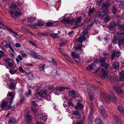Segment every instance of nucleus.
I'll list each match as a JSON object with an SVG mask.
<instances>
[{
	"instance_id": "nucleus-31",
	"label": "nucleus",
	"mask_w": 124,
	"mask_h": 124,
	"mask_svg": "<svg viewBox=\"0 0 124 124\" xmlns=\"http://www.w3.org/2000/svg\"><path fill=\"white\" fill-rule=\"evenodd\" d=\"M58 34L57 33H51L50 34V36L53 38L55 39L59 38L60 37L58 36Z\"/></svg>"
},
{
	"instance_id": "nucleus-57",
	"label": "nucleus",
	"mask_w": 124,
	"mask_h": 124,
	"mask_svg": "<svg viewBox=\"0 0 124 124\" xmlns=\"http://www.w3.org/2000/svg\"><path fill=\"white\" fill-rule=\"evenodd\" d=\"M3 77V80L7 83V79H8V76L5 75H4Z\"/></svg>"
},
{
	"instance_id": "nucleus-9",
	"label": "nucleus",
	"mask_w": 124,
	"mask_h": 124,
	"mask_svg": "<svg viewBox=\"0 0 124 124\" xmlns=\"http://www.w3.org/2000/svg\"><path fill=\"white\" fill-rule=\"evenodd\" d=\"M120 51L119 50H117L116 52L113 51L111 54V60H113L115 56L116 57H119L120 55Z\"/></svg>"
},
{
	"instance_id": "nucleus-56",
	"label": "nucleus",
	"mask_w": 124,
	"mask_h": 124,
	"mask_svg": "<svg viewBox=\"0 0 124 124\" xmlns=\"http://www.w3.org/2000/svg\"><path fill=\"white\" fill-rule=\"evenodd\" d=\"M19 71L21 73H23L25 72L24 70L22 67L21 66L19 67Z\"/></svg>"
},
{
	"instance_id": "nucleus-63",
	"label": "nucleus",
	"mask_w": 124,
	"mask_h": 124,
	"mask_svg": "<svg viewBox=\"0 0 124 124\" xmlns=\"http://www.w3.org/2000/svg\"><path fill=\"white\" fill-rule=\"evenodd\" d=\"M103 55L105 57L106 59H107L108 57V56L107 55V53L104 51L103 52Z\"/></svg>"
},
{
	"instance_id": "nucleus-29",
	"label": "nucleus",
	"mask_w": 124,
	"mask_h": 124,
	"mask_svg": "<svg viewBox=\"0 0 124 124\" xmlns=\"http://www.w3.org/2000/svg\"><path fill=\"white\" fill-rule=\"evenodd\" d=\"M84 105L78 101L77 105L75 107V108H83Z\"/></svg>"
},
{
	"instance_id": "nucleus-1",
	"label": "nucleus",
	"mask_w": 124,
	"mask_h": 124,
	"mask_svg": "<svg viewBox=\"0 0 124 124\" xmlns=\"http://www.w3.org/2000/svg\"><path fill=\"white\" fill-rule=\"evenodd\" d=\"M103 98L105 101L108 103H110L111 101L115 103L117 101V97L113 94L112 95L108 94L107 95H104Z\"/></svg>"
},
{
	"instance_id": "nucleus-44",
	"label": "nucleus",
	"mask_w": 124,
	"mask_h": 124,
	"mask_svg": "<svg viewBox=\"0 0 124 124\" xmlns=\"http://www.w3.org/2000/svg\"><path fill=\"white\" fill-rule=\"evenodd\" d=\"M95 9L94 8H92V9L89 10L88 13V15L90 16L94 12Z\"/></svg>"
},
{
	"instance_id": "nucleus-53",
	"label": "nucleus",
	"mask_w": 124,
	"mask_h": 124,
	"mask_svg": "<svg viewBox=\"0 0 124 124\" xmlns=\"http://www.w3.org/2000/svg\"><path fill=\"white\" fill-rule=\"evenodd\" d=\"M63 55L64 56L66 60L68 62H69L71 59L67 55L65 54H63Z\"/></svg>"
},
{
	"instance_id": "nucleus-18",
	"label": "nucleus",
	"mask_w": 124,
	"mask_h": 124,
	"mask_svg": "<svg viewBox=\"0 0 124 124\" xmlns=\"http://www.w3.org/2000/svg\"><path fill=\"white\" fill-rule=\"evenodd\" d=\"M71 56L74 58H77L78 60L81 59V57L79 53H76L75 52H72V53Z\"/></svg>"
},
{
	"instance_id": "nucleus-47",
	"label": "nucleus",
	"mask_w": 124,
	"mask_h": 124,
	"mask_svg": "<svg viewBox=\"0 0 124 124\" xmlns=\"http://www.w3.org/2000/svg\"><path fill=\"white\" fill-rule=\"evenodd\" d=\"M99 59H97L95 60L93 64V67H95L96 66V64L99 63Z\"/></svg>"
},
{
	"instance_id": "nucleus-19",
	"label": "nucleus",
	"mask_w": 124,
	"mask_h": 124,
	"mask_svg": "<svg viewBox=\"0 0 124 124\" xmlns=\"http://www.w3.org/2000/svg\"><path fill=\"white\" fill-rule=\"evenodd\" d=\"M108 13H104L103 16L104 21L105 22H107L109 21V17L108 15Z\"/></svg>"
},
{
	"instance_id": "nucleus-61",
	"label": "nucleus",
	"mask_w": 124,
	"mask_h": 124,
	"mask_svg": "<svg viewBox=\"0 0 124 124\" xmlns=\"http://www.w3.org/2000/svg\"><path fill=\"white\" fill-rule=\"evenodd\" d=\"M38 36L40 37L41 36H44L45 35H46V34H44L43 33H41L39 32H38Z\"/></svg>"
},
{
	"instance_id": "nucleus-28",
	"label": "nucleus",
	"mask_w": 124,
	"mask_h": 124,
	"mask_svg": "<svg viewBox=\"0 0 124 124\" xmlns=\"http://www.w3.org/2000/svg\"><path fill=\"white\" fill-rule=\"evenodd\" d=\"M101 113L105 118H106L108 116L107 112L105 111V109H101Z\"/></svg>"
},
{
	"instance_id": "nucleus-59",
	"label": "nucleus",
	"mask_w": 124,
	"mask_h": 124,
	"mask_svg": "<svg viewBox=\"0 0 124 124\" xmlns=\"http://www.w3.org/2000/svg\"><path fill=\"white\" fill-rule=\"evenodd\" d=\"M118 110L121 113V114L124 116V109H118Z\"/></svg>"
},
{
	"instance_id": "nucleus-22",
	"label": "nucleus",
	"mask_w": 124,
	"mask_h": 124,
	"mask_svg": "<svg viewBox=\"0 0 124 124\" xmlns=\"http://www.w3.org/2000/svg\"><path fill=\"white\" fill-rule=\"evenodd\" d=\"M17 122V120L13 117H10L9 118L8 122V123L10 124H14Z\"/></svg>"
},
{
	"instance_id": "nucleus-39",
	"label": "nucleus",
	"mask_w": 124,
	"mask_h": 124,
	"mask_svg": "<svg viewBox=\"0 0 124 124\" xmlns=\"http://www.w3.org/2000/svg\"><path fill=\"white\" fill-rule=\"evenodd\" d=\"M124 43V38H123L121 39H120L118 41V45L119 46H120L122 44Z\"/></svg>"
},
{
	"instance_id": "nucleus-3",
	"label": "nucleus",
	"mask_w": 124,
	"mask_h": 124,
	"mask_svg": "<svg viewBox=\"0 0 124 124\" xmlns=\"http://www.w3.org/2000/svg\"><path fill=\"white\" fill-rule=\"evenodd\" d=\"M8 12L10 13L11 16L13 17H20L21 16V13L20 10L18 8L15 12L13 10L10 11H8Z\"/></svg>"
},
{
	"instance_id": "nucleus-23",
	"label": "nucleus",
	"mask_w": 124,
	"mask_h": 124,
	"mask_svg": "<svg viewBox=\"0 0 124 124\" xmlns=\"http://www.w3.org/2000/svg\"><path fill=\"white\" fill-rule=\"evenodd\" d=\"M27 20L28 22L31 23V24H34L35 23L34 21L36 20L35 17H28Z\"/></svg>"
},
{
	"instance_id": "nucleus-10",
	"label": "nucleus",
	"mask_w": 124,
	"mask_h": 124,
	"mask_svg": "<svg viewBox=\"0 0 124 124\" xmlns=\"http://www.w3.org/2000/svg\"><path fill=\"white\" fill-rule=\"evenodd\" d=\"M94 110L93 109H91L89 115H88V119L87 120L88 124H91V121H92L93 119L92 114Z\"/></svg>"
},
{
	"instance_id": "nucleus-13",
	"label": "nucleus",
	"mask_w": 124,
	"mask_h": 124,
	"mask_svg": "<svg viewBox=\"0 0 124 124\" xmlns=\"http://www.w3.org/2000/svg\"><path fill=\"white\" fill-rule=\"evenodd\" d=\"M13 81V80H8V81L11 82L9 86V88L12 90H14L16 86V84H15V83L12 81Z\"/></svg>"
},
{
	"instance_id": "nucleus-62",
	"label": "nucleus",
	"mask_w": 124,
	"mask_h": 124,
	"mask_svg": "<svg viewBox=\"0 0 124 124\" xmlns=\"http://www.w3.org/2000/svg\"><path fill=\"white\" fill-rule=\"evenodd\" d=\"M102 76L104 78H105L106 77L107 75V74L106 71L102 72Z\"/></svg>"
},
{
	"instance_id": "nucleus-58",
	"label": "nucleus",
	"mask_w": 124,
	"mask_h": 124,
	"mask_svg": "<svg viewBox=\"0 0 124 124\" xmlns=\"http://www.w3.org/2000/svg\"><path fill=\"white\" fill-rule=\"evenodd\" d=\"M8 47L10 48L13 53H15L14 49L9 43H8Z\"/></svg>"
},
{
	"instance_id": "nucleus-54",
	"label": "nucleus",
	"mask_w": 124,
	"mask_h": 124,
	"mask_svg": "<svg viewBox=\"0 0 124 124\" xmlns=\"http://www.w3.org/2000/svg\"><path fill=\"white\" fill-rule=\"evenodd\" d=\"M51 62L55 67L57 66V64L56 62L54 61V59H52V60Z\"/></svg>"
},
{
	"instance_id": "nucleus-30",
	"label": "nucleus",
	"mask_w": 124,
	"mask_h": 124,
	"mask_svg": "<svg viewBox=\"0 0 124 124\" xmlns=\"http://www.w3.org/2000/svg\"><path fill=\"white\" fill-rule=\"evenodd\" d=\"M119 67L118 62L117 61H116L113 64V67L115 70H117L119 69Z\"/></svg>"
},
{
	"instance_id": "nucleus-27",
	"label": "nucleus",
	"mask_w": 124,
	"mask_h": 124,
	"mask_svg": "<svg viewBox=\"0 0 124 124\" xmlns=\"http://www.w3.org/2000/svg\"><path fill=\"white\" fill-rule=\"evenodd\" d=\"M94 122L96 124H104L102 120L98 117H96L95 119Z\"/></svg>"
},
{
	"instance_id": "nucleus-17",
	"label": "nucleus",
	"mask_w": 124,
	"mask_h": 124,
	"mask_svg": "<svg viewBox=\"0 0 124 124\" xmlns=\"http://www.w3.org/2000/svg\"><path fill=\"white\" fill-rule=\"evenodd\" d=\"M87 91L89 97V99L90 101H93V94L91 90L89 89H87Z\"/></svg>"
},
{
	"instance_id": "nucleus-35",
	"label": "nucleus",
	"mask_w": 124,
	"mask_h": 124,
	"mask_svg": "<svg viewBox=\"0 0 124 124\" xmlns=\"http://www.w3.org/2000/svg\"><path fill=\"white\" fill-rule=\"evenodd\" d=\"M117 37L114 35V37L112 41V43L113 45H115L117 43L118 39Z\"/></svg>"
},
{
	"instance_id": "nucleus-42",
	"label": "nucleus",
	"mask_w": 124,
	"mask_h": 124,
	"mask_svg": "<svg viewBox=\"0 0 124 124\" xmlns=\"http://www.w3.org/2000/svg\"><path fill=\"white\" fill-rule=\"evenodd\" d=\"M69 106L74 107L75 106L72 103V100L70 99L67 102Z\"/></svg>"
},
{
	"instance_id": "nucleus-6",
	"label": "nucleus",
	"mask_w": 124,
	"mask_h": 124,
	"mask_svg": "<svg viewBox=\"0 0 124 124\" xmlns=\"http://www.w3.org/2000/svg\"><path fill=\"white\" fill-rule=\"evenodd\" d=\"M74 19L70 20L69 18H63L61 21V22L66 25L69 24H72L74 21Z\"/></svg>"
},
{
	"instance_id": "nucleus-41",
	"label": "nucleus",
	"mask_w": 124,
	"mask_h": 124,
	"mask_svg": "<svg viewBox=\"0 0 124 124\" xmlns=\"http://www.w3.org/2000/svg\"><path fill=\"white\" fill-rule=\"evenodd\" d=\"M8 31H9L10 32L11 34L13 33L16 36L18 35L16 33L13 31L9 27H8Z\"/></svg>"
},
{
	"instance_id": "nucleus-40",
	"label": "nucleus",
	"mask_w": 124,
	"mask_h": 124,
	"mask_svg": "<svg viewBox=\"0 0 124 124\" xmlns=\"http://www.w3.org/2000/svg\"><path fill=\"white\" fill-rule=\"evenodd\" d=\"M117 34L118 36L120 37L121 36L124 34V32L119 30L117 32Z\"/></svg>"
},
{
	"instance_id": "nucleus-64",
	"label": "nucleus",
	"mask_w": 124,
	"mask_h": 124,
	"mask_svg": "<svg viewBox=\"0 0 124 124\" xmlns=\"http://www.w3.org/2000/svg\"><path fill=\"white\" fill-rule=\"evenodd\" d=\"M120 30L124 32V26H121L119 28Z\"/></svg>"
},
{
	"instance_id": "nucleus-51",
	"label": "nucleus",
	"mask_w": 124,
	"mask_h": 124,
	"mask_svg": "<svg viewBox=\"0 0 124 124\" xmlns=\"http://www.w3.org/2000/svg\"><path fill=\"white\" fill-rule=\"evenodd\" d=\"M24 30L29 34L33 36L34 35V34L30 31L28 29L25 28V29Z\"/></svg>"
},
{
	"instance_id": "nucleus-20",
	"label": "nucleus",
	"mask_w": 124,
	"mask_h": 124,
	"mask_svg": "<svg viewBox=\"0 0 124 124\" xmlns=\"http://www.w3.org/2000/svg\"><path fill=\"white\" fill-rule=\"evenodd\" d=\"M69 95L71 97L73 98H74L76 97V94L75 91L72 90L70 91L69 92Z\"/></svg>"
},
{
	"instance_id": "nucleus-8",
	"label": "nucleus",
	"mask_w": 124,
	"mask_h": 124,
	"mask_svg": "<svg viewBox=\"0 0 124 124\" xmlns=\"http://www.w3.org/2000/svg\"><path fill=\"white\" fill-rule=\"evenodd\" d=\"M113 89L116 92L119 94L122 93L123 91L121 87L116 85H115L113 86Z\"/></svg>"
},
{
	"instance_id": "nucleus-21",
	"label": "nucleus",
	"mask_w": 124,
	"mask_h": 124,
	"mask_svg": "<svg viewBox=\"0 0 124 124\" xmlns=\"http://www.w3.org/2000/svg\"><path fill=\"white\" fill-rule=\"evenodd\" d=\"M25 120L28 123L30 122L32 120V117L30 114L26 115L25 116Z\"/></svg>"
},
{
	"instance_id": "nucleus-38",
	"label": "nucleus",
	"mask_w": 124,
	"mask_h": 124,
	"mask_svg": "<svg viewBox=\"0 0 124 124\" xmlns=\"http://www.w3.org/2000/svg\"><path fill=\"white\" fill-rule=\"evenodd\" d=\"M117 9L114 6L112 7V11L114 14H115L117 11Z\"/></svg>"
},
{
	"instance_id": "nucleus-43",
	"label": "nucleus",
	"mask_w": 124,
	"mask_h": 124,
	"mask_svg": "<svg viewBox=\"0 0 124 124\" xmlns=\"http://www.w3.org/2000/svg\"><path fill=\"white\" fill-rule=\"evenodd\" d=\"M9 7L10 8L13 9H16L17 7L16 4L14 3H13L11 4Z\"/></svg>"
},
{
	"instance_id": "nucleus-52",
	"label": "nucleus",
	"mask_w": 124,
	"mask_h": 124,
	"mask_svg": "<svg viewBox=\"0 0 124 124\" xmlns=\"http://www.w3.org/2000/svg\"><path fill=\"white\" fill-rule=\"evenodd\" d=\"M99 62L101 63V64L105 63V60L104 58H102L100 60L99 59Z\"/></svg>"
},
{
	"instance_id": "nucleus-50",
	"label": "nucleus",
	"mask_w": 124,
	"mask_h": 124,
	"mask_svg": "<svg viewBox=\"0 0 124 124\" xmlns=\"http://www.w3.org/2000/svg\"><path fill=\"white\" fill-rule=\"evenodd\" d=\"M45 65L41 64L39 66V69L40 71H43L44 70V67L45 66Z\"/></svg>"
},
{
	"instance_id": "nucleus-4",
	"label": "nucleus",
	"mask_w": 124,
	"mask_h": 124,
	"mask_svg": "<svg viewBox=\"0 0 124 124\" xmlns=\"http://www.w3.org/2000/svg\"><path fill=\"white\" fill-rule=\"evenodd\" d=\"M44 22L41 21H38L37 23L34 24H29L28 26L31 28L36 29L38 27V26H42L44 25Z\"/></svg>"
},
{
	"instance_id": "nucleus-36",
	"label": "nucleus",
	"mask_w": 124,
	"mask_h": 124,
	"mask_svg": "<svg viewBox=\"0 0 124 124\" xmlns=\"http://www.w3.org/2000/svg\"><path fill=\"white\" fill-rule=\"evenodd\" d=\"M8 104V102L7 101H4L1 104V107L3 108L5 107Z\"/></svg>"
},
{
	"instance_id": "nucleus-46",
	"label": "nucleus",
	"mask_w": 124,
	"mask_h": 124,
	"mask_svg": "<svg viewBox=\"0 0 124 124\" xmlns=\"http://www.w3.org/2000/svg\"><path fill=\"white\" fill-rule=\"evenodd\" d=\"M101 66L102 67H104L106 69H108V64L106 63H104L101 64Z\"/></svg>"
},
{
	"instance_id": "nucleus-12",
	"label": "nucleus",
	"mask_w": 124,
	"mask_h": 124,
	"mask_svg": "<svg viewBox=\"0 0 124 124\" xmlns=\"http://www.w3.org/2000/svg\"><path fill=\"white\" fill-rule=\"evenodd\" d=\"M118 25L116 22H114L112 23H111L109 24L108 27V29L111 31H112L115 29L116 26H118Z\"/></svg>"
},
{
	"instance_id": "nucleus-26",
	"label": "nucleus",
	"mask_w": 124,
	"mask_h": 124,
	"mask_svg": "<svg viewBox=\"0 0 124 124\" xmlns=\"http://www.w3.org/2000/svg\"><path fill=\"white\" fill-rule=\"evenodd\" d=\"M40 119L44 122L46 121L47 117L45 113H42L40 115Z\"/></svg>"
},
{
	"instance_id": "nucleus-48",
	"label": "nucleus",
	"mask_w": 124,
	"mask_h": 124,
	"mask_svg": "<svg viewBox=\"0 0 124 124\" xmlns=\"http://www.w3.org/2000/svg\"><path fill=\"white\" fill-rule=\"evenodd\" d=\"M82 48V46L79 44H78L77 45V46L75 47V49L76 51H78V50H81Z\"/></svg>"
},
{
	"instance_id": "nucleus-55",
	"label": "nucleus",
	"mask_w": 124,
	"mask_h": 124,
	"mask_svg": "<svg viewBox=\"0 0 124 124\" xmlns=\"http://www.w3.org/2000/svg\"><path fill=\"white\" fill-rule=\"evenodd\" d=\"M83 32L84 34V35H85L88 34V30L87 29H85L83 31Z\"/></svg>"
},
{
	"instance_id": "nucleus-2",
	"label": "nucleus",
	"mask_w": 124,
	"mask_h": 124,
	"mask_svg": "<svg viewBox=\"0 0 124 124\" xmlns=\"http://www.w3.org/2000/svg\"><path fill=\"white\" fill-rule=\"evenodd\" d=\"M110 3L108 2H103L101 5V9L102 10V12L104 13H108L109 10L108 8L109 7Z\"/></svg>"
},
{
	"instance_id": "nucleus-60",
	"label": "nucleus",
	"mask_w": 124,
	"mask_h": 124,
	"mask_svg": "<svg viewBox=\"0 0 124 124\" xmlns=\"http://www.w3.org/2000/svg\"><path fill=\"white\" fill-rule=\"evenodd\" d=\"M24 97H23L21 98L20 100V103L21 104L23 103L24 100Z\"/></svg>"
},
{
	"instance_id": "nucleus-24",
	"label": "nucleus",
	"mask_w": 124,
	"mask_h": 124,
	"mask_svg": "<svg viewBox=\"0 0 124 124\" xmlns=\"http://www.w3.org/2000/svg\"><path fill=\"white\" fill-rule=\"evenodd\" d=\"M57 24L56 22H48L46 23V26L47 27H51L52 26H54Z\"/></svg>"
},
{
	"instance_id": "nucleus-15",
	"label": "nucleus",
	"mask_w": 124,
	"mask_h": 124,
	"mask_svg": "<svg viewBox=\"0 0 124 124\" xmlns=\"http://www.w3.org/2000/svg\"><path fill=\"white\" fill-rule=\"evenodd\" d=\"M30 54L32 55V57L34 58L38 59H40V58L39 57H38V56H40L37 54V53L33 51H30Z\"/></svg>"
},
{
	"instance_id": "nucleus-45",
	"label": "nucleus",
	"mask_w": 124,
	"mask_h": 124,
	"mask_svg": "<svg viewBox=\"0 0 124 124\" xmlns=\"http://www.w3.org/2000/svg\"><path fill=\"white\" fill-rule=\"evenodd\" d=\"M120 79H123L124 78V71L123 70L121 71L120 74Z\"/></svg>"
},
{
	"instance_id": "nucleus-5",
	"label": "nucleus",
	"mask_w": 124,
	"mask_h": 124,
	"mask_svg": "<svg viewBox=\"0 0 124 124\" xmlns=\"http://www.w3.org/2000/svg\"><path fill=\"white\" fill-rule=\"evenodd\" d=\"M15 95V94L13 92H8V96L11 97L9 101V104H8V108H11V105L13 101Z\"/></svg>"
},
{
	"instance_id": "nucleus-7",
	"label": "nucleus",
	"mask_w": 124,
	"mask_h": 124,
	"mask_svg": "<svg viewBox=\"0 0 124 124\" xmlns=\"http://www.w3.org/2000/svg\"><path fill=\"white\" fill-rule=\"evenodd\" d=\"M47 92V90H46L43 91H41L36 93L35 95L36 97H44L46 95Z\"/></svg>"
},
{
	"instance_id": "nucleus-37",
	"label": "nucleus",
	"mask_w": 124,
	"mask_h": 124,
	"mask_svg": "<svg viewBox=\"0 0 124 124\" xmlns=\"http://www.w3.org/2000/svg\"><path fill=\"white\" fill-rule=\"evenodd\" d=\"M93 64H91L87 67L86 69L88 70H91L93 69Z\"/></svg>"
},
{
	"instance_id": "nucleus-32",
	"label": "nucleus",
	"mask_w": 124,
	"mask_h": 124,
	"mask_svg": "<svg viewBox=\"0 0 124 124\" xmlns=\"http://www.w3.org/2000/svg\"><path fill=\"white\" fill-rule=\"evenodd\" d=\"M69 88L68 87H59L56 88V90L60 92H61L64 90L65 89L68 90Z\"/></svg>"
},
{
	"instance_id": "nucleus-34",
	"label": "nucleus",
	"mask_w": 124,
	"mask_h": 124,
	"mask_svg": "<svg viewBox=\"0 0 124 124\" xmlns=\"http://www.w3.org/2000/svg\"><path fill=\"white\" fill-rule=\"evenodd\" d=\"M13 60L9 59L8 58V66L10 67H12L13 66Z\"/></svg>"
},
{
	"instance_id": "nucleus-14",
	"label": "nucleus",
	"mask_w": 124,
	"mask_h": 124,
	"mask_svg": "<svg viewBox=\"0 0 124 124\" xmlns=\"http://www.w3.org/2000/svg\"><path fill=\"white\" fill-rule=\"evenodd\" d=\"M30 54L32 55V57L34 58L38 59H40V58L39 57H38V56H40L37 54V53L33 51H30Z\"/></svg>"
},
{
	"instance_id": "nucleus-25",
	"label": "nucleus",
	"mask_w": 124,
	"mask_h": 124,
	"mask_svg": "<svg viewBox=\"0 0 124 124\" xmlns=\"http://www.w3.org/2000/svg\"><path fill=\"white\" fill-rule=\"evenodd\" d=\"M73 114L74 115H75L78 118L80 119L81 118V112L78 110L74 111Z\"/></svg>"
},
{
	"instance_id": "nucleus-16",
	"label": "nucleus",
	"mask_w": 124,
	"mask_h": 124,
	"mask_svg": "<svg viewBox=\"0 0 124 124\" xmlns=\"http://www.w3.org/2000/svg\"><path fill=\"white\" fill-rule=\"evenodd\" d=\"M30 54L32 55V57L34 58L38 59H40V58L39 57H38V56H40L37 54V53L33 51H30Z\"/></svg>"
},
{
	"instance_id": "nucleus-49",
	"label": "nucleus",
	"mask_w": 124,
	"mask_h": 124,
	"mask_svg": "<svg viewBox=\"0 0 124 124\" xmlns=\"http://www.w3.org/2000/svg\"><path fill=\"white\" fill-rule=\"evenodd\" d=\"M81 18L80 17H78L76 20L75 22V25H77V24L81 21Z\"/></svg>"
},
{
	"instance_id": "nucleus-11",
	"label": "nucleus",
	"mask_w": 124,
	"mask_h": 124,
	"mask_svg": "<svg viewBox=\"0 0 124 124\" xmlns=\"http://www.w3.org/2000/svg\"><path fill=\"white\" fill-rule=\"evenodd\" d=\"M113 121L116 124H122V122L119 120V117L117 115L114 116Z\"/></svg>"
},
{
	"instance_id": "nucleus-33",
	"label": "nucleus",
	"mask_w": 124,
	"mask_h": 124,
	"mask_svg": "<svg viewBox=\"0 0 124 124\" xmlns=\"http://www.w3.org/2000/svg\"><path fill=\"white\" fill-rule=\"evenodd\" d=\"M17 70V68H12L9 70V72L11 74L13 75L16 73Z\"/></svg>"
}]
</instances>
